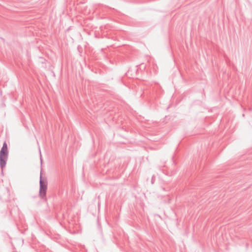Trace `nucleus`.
I'll return each mask as SVG.
<instances>
[{
    "instance_id": "1",
    "label": "nucleus",
    "mask_w": 252,
    "mask_h": 252,
    "mask_svg": "<svg viewBox=\"0 0 252 252\" xmlns=\"http://www.w3.org/2000/svg\"><path fill=\"white\" fill-rule=\"evenodd\" d=\"M8 156L7 146L5 142L0 151V165L1 168L5 166Z\"/></svg>"
},
{
    "instance_id": "2",
    "label": "nucleus",
    "mask_w": 252,
    "mask_h": 252,
    "mask_svg": "<svg viewBox=\"0 0 252 252\" xmlns=\"http://www.w3.org/2000/svg\"><path fill=\"white\" fill-rule=\"evenodd\" d=\"M40 195L41 197H44L46 193V191L47 189V184L46 183H44L43 181L40 180Z\"/></svg>"
}]
</instances>
